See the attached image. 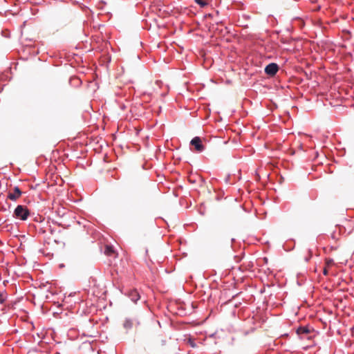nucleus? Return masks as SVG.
<instances>
[{
  "label": "nucleus",
  "instance_id": "f257e3e1",
  "mask_svg": "<svg viewBox=\"0 0 354 354\" xmlns=\"http://www.w3.org/2000/svg\"><path fill=\"white\" fill-rule=\"evenodd\" d=\"M13 215L18 219L26 221L30 215V212L26 207L19 205L16 207Z\"/></svg>",
  "mask_w": 354,
  "mask_h": 354
},
{
  "label": "nucleus",
  "instance_id": "f03ea898",
  "mask_svg": "<svg viewBox=\"0 0 354 354\" xmlns=\"http://www.w3.org/2000/svg\"><path fill=\"white\" fill-rule=\"evenodd\" d=\"M310 332L311 330L307 326H299L296 330L297 335L301 339H310V337L309 336Z\"/></svg>",
  "mask_w": 354,
  "mask_h": 354
},
{
  "label": "nucleus",
  "instance_id": "7ed1b4c3",
  "mask_svg": "<svg viewBox=\"0 0 354 354\" xmlns=\"http://www.w3.org/2000/svg\"><path fill=\"white\" fill-rule=\"evenodd\" d=\"M190 145L194 146L196 152H202L205 149L204 145L200 137H194L190 142Z\"/></svg>",
  "mask_w": 354,
  "mask_h": 354
},
{
  "label": "nucleus",
  "instance_id": "20e7f679",
  "mask_svg": "<svg viewBox=\"0 0 354 354\" xmlns=\"http://www.w3.org/2000/svg\"><path fill=\"white\" fill-rule=\"evenodd\" d=\"M139 325L140 322L137 318L127 317L124 319L123 323V327L126 330H130L134 325Z\"/></svg>",
  "mask_w": 354,
  "mask_h": 354
},
{
  "label": "nucleus",
  "instance_id": "39448f33",
  "mask_svg": "<svg viewBox=\"0 0 354 354\" xmlns=\"http://www.w3.org/2000/svg\"><path fill=\"white\" fill-rule=\"evenodd\" d=\"M22 194V192L20 190L19 187L15 186L13 188V192H9L7 196V198L15 201H17Z\"/></svg>",
  "mask_w": 354,
  "mask_h": 354
},
{
  "label": "nucleus",
  "instance_id": "423d86ee",
  "mask_svg": "<svg viewBox=\"0 0 354 354\" xmlns=\"http://www.w3.org/2000/svg\"><path fill=\"white\" fill-rule=\"evenodd\" d=\"M265 73L270 76L274 75L279 71V66L276 63H270L265 68Z\"/></svg>",
  "mask_w": 354,
  "mask_h": 354
},
{
  "label": "nucleus",
  "instance_id": "0eeeda50",
  "mask_svg": "<svg viewBox=\"0 0 354 354\" xmlns=\"http://www.w3.org/2000/svg\"><path fill=\"white\" fill-rule=\"evenodd\" d=\"M127 295L134 303H136L140 299V296L138 292L136 289H133V290H129L127 293Z\"/></svg>",
  "mask_w": 354,
  "mask_h": 354
},
{
  "label": "nucleus",
  "instance_id": "6e6552de",
  "mask_svg": "<svg viewBox=\"0 0 354 354\" xmlns=\"http://www.w3.org/2000/svg\"><path fill=\"white\" fill-rule=\"evenodd\" d=\"M194 1L201 8H204V7L207 6L212 1V0H194Z\"/></svg>",
  "mask_w": 354,
  "mask_h": 354
},
{
  "label": "nucleus",
  "instance_id": "1a4fd4ad",
  "mask_svg": "<svg viewBox=\"0 0 354 354\" xmlns=\"http://www.w3.org/2000/svg\"><path fill=\"white\" fill-rule=\"evenodd\" d=\"M113 252V250L112 247L107 245L105 249V253L107 255H111Z\"/></svg>",
  "mask_w": 354,
  "mask_h": 354
},
{
  "label": "nucleus",
  "instance_id": "9d476101",
  "mask_svg": "<svg viewBox=\"0 0 354 354\" xmlns=\"http://www.w3.org/2000/svg\"><path fill=\"white\" fill-rule=\"evenodd\" d=\"M325 263L326 265V266H331L333 263V259H326V261H325Z\"/></svg>",
  "mask_w": 354,
  "mask_h": 354
},
{
  "label": "nucleus",
  "instance_id": "9b49d317",
  "mask_svg": "<svg viewBox=\"0 0 354 354\" xmlns=\"http://www.w3.org/2000/svg\"><path fill=\"white\" fill-rule=\"evenodd\" d=\"M6 301V296L0 292V304H3L4 303V301Z\"/></svg>",
  "mask_w": 354,
  "mask_h": 354
},
{
  "label": "nucleus",
  "instance_id": "f8f14e48",
  "mask_svg": "<svg viewBox=\"0 0 354 354\" xmlns=\"http://www.w3.org/2000/svg\"><path fill=\"white\" fill-rule=\"evenodd\" d=\"M328 270H327L326 268H325L324 269V270H323V274H324V275H327V274H328Z\"/></svg>",
  "mask_w": 354,
  "mask_h": 354
},
{
  "label": "nucleus",
  "instance_id": "ddd939ff",
  "mask_svg": "<svg viewBox=\"0 0 354 354\" xmlns=\"http://www.w3.org/2000/svg\"><path fill=\"white\" fill-rule=\"evenodd\" d=\"M309 259H310V257H306V261H309Z\"/></svg>",
  "mask_w": 354,
  "mask_h": 354
},
{
  "label": "nucleus",
  "instance_id": "4468645a",
  "mask_svg": "<svg viewBox=\"0 0 354 354\" xmlns=\"http://www.w3.org/2000/svg\"><path fill=\"white\" fill-rule=\"evenodd\" d=\"M121 108H122V109H125V106H124V105H123L122 106H121Z\"/></svg>",
  "mask_w": 354,
  "mask_h": 354
}]
</instances>
